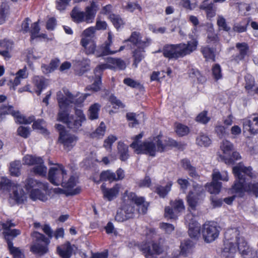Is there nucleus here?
Listing matches in <instances>:
<instances>
[{"instance_id":"9","label":"nucleus","mask_w":258,"mask_h":258,"mask_svg":"<svg viewBox=\"0 0 258 258\" xmlns=\"http://www.w3.org/2000/svg\"><path fill=\"white\" fill-rule=\"evenodd\" d=\"M202 234L205 242L207 243L211 242L218 237L219 227L214 222L206 223L203 225Z\"/></svg>"},{"instance_id":"38","label":"nucleus","mask_w":258,"mask_h":258,"mask_svg":"<svg viewBox=\"0 0 258 258\" xmlns=\"http://www.w3.org/2000/svg\"><path fill=\"white\" fill-rule=\"evenodd\" d=\"M107 62L109 63L107 64L111 66L110 69L116 67L119 70H124L126 68L125 62L119 58H108Z\"/></svg>"},{"instance_id":"5","label":"nucleus","mask_w":258,"mask_h":258,"mask_svg":"<svg viewBox=\"0 0 258 258\" xmlns=\"http://www.w3.org/2000/svg\"><path fill=\"white\" fill-rule=\"evenodd\" d=\"M198 44L196 39H192L187 44L181 43L177 44L167 45L163 48V55L169 59H178L189 54L196 50Z\"/></svg>"},{"instance_id":"35","label":"nucleus","mask_w":258,"mask_h":258,"mask_svg":"<svg viewBox=\"0 0 258 258\" xmlns=\"http://www.w3.org/2000/svg\"><path fill=\"white\" fill-rule=\"evenodd\" d=\"M47 246L48 245H46V244L34 243L31 247V251L34 253L43 255L48 250Z\"/></svg>"},{"instance_id":"60","label":"nucleus","mask_w":258,"mask_h":258,"mask_svg":"<svg viewBox=\"0 0 258 258\" xmlns=\"http://www.w3.org/2000/svg\"><path fill=\"white\" fill-rule=\"evenodd\" d=\"M13 107L12 106H5L0 107V119H2L3 116L11 114L13 115L14 113Z\"/></svg>"},{"instance_id":"17","label":"nucleus","mask_w":258,"mask_h":258,"mask_svg":"<svg viewBox=\"0 0 258 258\" xmlns=\"http://www.w3.org/2000/svg\"><path fill=\"white\" fill-rule=\"evenodd\" d=\"M112 43V35L111 32L108 33L107 40L100 46V49L96 53L97 55L104 56L109 54H113L117 52V51L112 49L110 47Z\"/></svg>"},{"instance_id":"50","label":"nucleus","mask_w":258,"mask_h":258,"mask_svg":"<svg viewBox=\"0 0 258 258\" xmlns=\"http://www.w3.org/2000/svg\"><path fill=\"white\" fill-rule=\"evenodd\" d=\"M8 248L14 258H24L23 252L19 248L14 247L12 241L9 242Z\"/></svg>"},{"instance_id":"54","label":"nucleus","mask_w":258,"mask_h":258,"mask_svg":"<svg viewBox=\"0 0 258 258\" xmlns=\"http://www.w3.org/2000/svg\"><path fill=\"white\" fill-rule=\"evenodd\" d=\"M33 128L39 131L41 133L47 134V131L45 128V122L42 119L35 121L33 124Z\"/></svg>"},{"instance_id":"48","label":"nucleus","mask_w":258,"mask_h":258,"mask_svg":"<svg viewBox=\"0 0 258 258\" xmlns=\"http://www.w3.org/2000/svg\"><path fill=\"white\" fill-rule=\"evenodd\" d=\"M21 162L15 161L10 164V171L12 175L18 176L20 174Z\"/></svg>"},{"instance_id":"53","label":"nucleus","mask_w":258,"mask_h":258,"mask_svg":"<svg viewBox=\"0 0 258 258\" xmlns=\"http://www.w3.org/2000/svg\"><path fill=\"white\" fill-rule=\"evenodd\" d=\"M106 130V126L103 122H101L98 127L97 128L96 131L92 134L93 138H101L105 134Z\"/></svg>"},{"instance_id":"63","label":"nucleus","mask_w":258,"mask_h":258,"mask_svg":"<svg viewBox=\"0 0 258 258\" xmlns=\"http://www.w3.org/2000/svg\"><path fill=\"white\" fill-rule=\"evenodd\" d=\"M18 135L24 138H27L30 135V128L20 126L17 130Z\"/></svg>"},{"instance_id":"29","label":"nucleus","mask_w":258,"mask_h":258,"mask_svg":"<svg viewBox=\"0 0 258 258\" xmlns=\"http://www.w3.org/2000/svg\"><path fill=\"white\" fill-rule=\"evenodd\" d=\"M16 183L12 182L11 180L6 177H3L0 181V192H10L12 188L15 185Z\"/></svg>"},{"instance_id":"46","label":"nucleus","mask_w":258,"mask_h":258,"mask_svg":"<svg viewBox=\"0 0 258 258\" xmlns=\"http://www.w3.org/2000/svg\"><path fill=\"white\" fill-rule=\"evenodd\" d=\"M201 51L207 60L215 61V55L214 51L211 48L208 46L202 47Z\"/></svg>"},{"instance_id":"39","label":"nucleus","mask_w":258,"mask_h":258,"mask_svg":"<svg viewBox=\"0 0 258 258\" xmlns=\"http://www.w3.org/2000/svg\"><path fill=\"white\" fill-rule=\"evenodd\" d=\"M145 48H138L137 47L133 51V57L134 58V61L133 65L135 66V68H137L138 63L143 59L144 57V52H145Z\"/></svg>"},{"instance_id":"4","label":"nucleus","mask_w":258,"mask_h":258,"mask_svg":"<svg viewBox=\"0 0 258 258\" xmlns=\"http://www.w3.org/2000/svg\"><path fill=\"white\" fill-rule=\"evenodd\" d=\"M143 137V134L137 135L134 138V141L131 145V147L135 149L137 153H145L151 156H155L156 152H163L165 149L161 140V137L158 136L152 140L140 143L139 140Z\"/></svg>"},{"instance_id":"30","label":"nucleus","mask_w":258,"mask_h":258,"mask_svg":"<svg viewBox=\"0 0 258 258\" xmlns=\"http://www.w3.org/2000/svg\"><path fill=\"white\" fill-rule=\"evenodd\" d=\"M33 83L37 88L36 93L39 96L42 90L47 86V81L42 77L35 76L33 80Z\"/></svg>"},{"instance_id":"26","label":"nucleus","mask_w":258,"mask_h":258,"mask_svg":"<svg viewBox=\"0 0 258 258\" xmlns=\"http://www.w3.org/2000/svg\"><path fill=\"white\" fill-rule=\"evenodd\" d=\"M236 48L238 51V54L234 56V59L238 62L243 59L246 55L249 47L246 43L242 42L236 43Z\"/></svg>"},{"instance_id":"2","label":"nucleus","mask_w":258,"mask_h":258,"mask_svg":"<svg viewBox=\"0 0 258 258\" xmlns=\"http://www.w3.org/2000/svg\"><path fill=\"white\" fill-rule=\"evenodd\" d=\"M224 252L231 254L228 258H233V254L236 251L237 248L243 258H253L255 251L249 246L243 237L239 236V232L236 228L227 230L224 234Z\"/></svg>"},{"instance_id":"10","label":"nucleus","mask_w":258,"mask_h":258,"mask_svg":"<svg viewBox=\"0 0 258 258\" xmlns=\"http://www.w3.org/2000/svg\"><path fill=\"white\" fill-rule=\"evenodd\" d=\"M27 200V195L21 186L16 183L9 194L8 201L12 205L21 204Z\"/></svg>"},{"instance_id":"11","label":"nucleus","mask_w":258,"mask_h":258,"mask_svg":"<svg viewBox=\"0 0 258 258\" xmlns=\"http://www.w3.org/2000/svg\"><path fill=\"white\" fill-rule=\"evenodd\" d=\"M78 139L75 135L67 131H62L59 133L58 142L63 145L64 150L69 152L76 145Z\"/></svg>"},{"instance_id":"49","label":"nucleus","mask_w":258,"mask_h":258,"mask_svg":"<svg viewBox=\"0 0 258 258\" xmlns=\"http://www.w3.org/2000/svg\"><path fill=\"white\" fill-rule=\"evenodd\" d=\"M100 178L102 180L112 182L115 181V173L110 170L104 171L100 174Z\"/></svg>"},{"instance_id":"41","label":"nucleus","mask_w":258,"mask_h":258,"mask_svg":"<svg viewBox=\"0 0 258 258\" xmlns=\"http://www.w3.org/2000/svg\"><path fill=\"white\" fill-rule=\"evenodd\" d=\"M13 116L16 118V121L20 124H30L34 120V117L33 116L26 117L21 115L19 112L15 111Z\"/></svg>"},{"instance_id":"52","label":"nucleus","mask_w":258,"mask_h":258,"mask_svg":"<svg viewBox=\"0 0 258 258\" xmlns=\"http://www.w3.org/2000/svg\"><path fill=\"white\" fill-rule=\"evenodd\" d=\"M109 19L116 29L119 28L124 24L123 20L118 15L111 14Z\"/></svg>"},{"instance_id":"18","label":"nucleus","mask_w":258,"mask_h":258,"mask_svg":"<svg viewBox=\"0 0 258 258\" xmlns=\"http://www.w3.org/2000/svg\"><path fill=\"white\" fill-rule=\"evenodd\" d=\"M25 189L30 194L31 191L36 188H41L43 189L47 188V183H43L33 178L28 177L24 182Z\"/></svg>"},{"instance_id":"56","label":"nucleus","mask_w":258,"mask_h":258,"mask_svg":"<svg viewBox=\"0 0 258 258\" xmlns=\"http://www.w3.org/2000/svg\"><path fill=\"white\" fill-rule=\"evenodd\" d=\"M176 133L180 136H183L187 135L189 132L187 126L181 123H176L175 125Z\"/></svg>"},{"instance_id":"61","label":"nucleus","mask_w":258,"mask_h":258,"mask_svg":"<svg viewBox=\"0 0 258 258\" xmlns=\"http://www.w3.org/2000/svg\"><path fill=\"white\" fill-rule=\"evenodd\" d=\"M217 23L220 29L224 31H228L230 29L226 23L225 19L222 16H218Z\"/></svg>"},{"instance_id":"12","label":"nucleus","mask_w":258,"mask_h":258,"mask_svg":"<svg viewBox=\"0 0 258 258\" xmlns=\"http://www.w3.org/2000/svg\"><path fill=\"white\" fill-rule=\"evenodd\" d=\"M172 208L166 207L165 209V216L169 219H175L178 214L184 210L183 202L178 199L171 202Z\"/></svg>"},{"instance_id":"14","label":"nucleus","mask_w":258,"mask_h":258,"mask_svg":"<svg viewBox=\"0 0 258 258\" xmlns=\"http://www.w3.org/2000/svg\"><path fill=\"white\" fill-rule=\"evenodd\" d=\"M233 145L228 140H223L220 145V149L223 155L220 156L227 164H233L234 162L231 157V154L233 150Z\"/></svg>"},{"instance_id":"47","label":"nucleus","mask_w":258,"mask_h":258,"mask_svg":"<svg viewBox=\"0 0 258 258\" xmlns=\"http://www.w3.org/2000/svg\"><path fill=\"white\" fill-rule=\"evenodd\" d=\"M243 132L248 131L251 134L257 133L258 128H255L250 120L244 119L243 122Z\"/></svg>"},{"instance_id":"36","label":"nucleus","mask_w":258,"mask_h":258,"mask_svg":"<svg viewBox=\"0 0 258 258\" xmlns=\"http://www.w3.org/2000/svg\"><path fill=\"white\" fill-rule=\"evenodd\" d=\"M206 187L210 194H217L221 190L222 183L212 180V181L210 183L206 184Z\"/></svg>"},{"instance_id":"34","label":"nucleus","mask_w":258,"mask_h":258,"mask_svg":"<svg viewBox=\"0 0 258 258\" xmlns=\"http://www.w3.org/2000/svg\"><path fill=\"white\" fill-rule=\"evenodd\" d=\"M47 168L44 164V161L42 159L41 163H37L34 165V167L31 170V171L36 175L40 176H45L47 173Z\"/></svg>"},{"instance_id":"33","label":"nucleus","mask_w":258,"mask_h":258,"mask_svg":"<svg viewBox=\"0 0 258 258\" xmlns=\"http://www.w3.org/2000/svg\"><path fill=\"white\" fill-rule=\"evenodd\" d=\"M22 161L23 164L25 165L34 166V165H36L37 163H41L42 162V159L40 157L26 155L23 157Z\"/></svg>"},{"instance_id":"15","label":"nucleus","mask_w":258,"mask_h":258,"mask_svg":"<svg viewBox=\"0 0 258 258\" xmlns=\"http://www.w3.org/2000/svg\"><path fill=\"white\" fill-rule=\"evenodd\" d=\"M111 66L107 64H102L97 66L95 70L94 73L98 78L95 80L93 84L90 85H88L86 87V90H91L94 92L99 91L101 89V72L103 70L106 69L107 68H110Z\"/></svg>"},{"instance_id":"43","label":"nucleus","mask_w":258,"mask_h":258,"mask_svg":"<svg viewBox=\"0 0 258 258\" xmlns=\"http://www.w3.org/2000/svg\"><path fill=\"white\" fill-rule=\"evenodd\" d=\"M117 149L120 155V159L122 161H125L128 158V147L122 142H118Z\"/></svg>"},{"instance_id":"57","label":"nucleus","mask_w":258,"mask_h":258,"mask_svg":"<svg viewBox=\"0 0 258 258\" xmlns=\"http://www.w3.org/2000/svg\"><path fill=\"white\" fill-rule=\"evenodd\" d=\"M124 212L123 207L118 209L115 216V220L117 222H122L128 219Z\"/></svg>"},{"instance_id":"45","label":"nucleus","mask_w":258,"mask_h":258,"mask_svg":"<svg viewBox=\"0 0 258 258\" xmlns=\"http://www.w3.org/2000/svg\"><path fill=\"white\" fill-rule=\"evenodd\" d=\"M32 236L35 240L34 243H38L43 242L44 244H46V245H48L50 243V240L43 234L39 232H33L32 233Z\"/></svg>"},{"instance_id":"23","label":"nucleus","mask_w":258,"mask_h":258,"mask_svg":"<svg viewBox=\"0 0 258 258\" xmlns=\"http://www.w3.org/2000/svg\"><path fill=\"white\" fill-rule=\"evenodd\" d=\"M77 181V179L75 177L72 176L69 178L68 181L64 179L61 183V185L63 187L67 188L69 191V194L70 195H75L79 194L81 191V188L79 187H77L75 189H72V188L76 186Z\"/></svg>"},{"instance_id":"8","label":"nucleus","mask_w":258,"mask_h":258,"mask_svg":"<svg viewBox=\"0 0 258 258\" xmlns=\"http://www.w3.org/2000/svg\"><path fill=\"white\" fill-rule=\"evenodd\" d=\"M67 176V171L61 164H55L54 166L51 167L48 171V180L54 185L61 184Z\"/></svg>"},{"instance_id":"28","label":"nucleus","mask_w":258,"mask_h":258,"mask_svg":"<svg viewBox=\"0 0 258 258\" xmlns=\"http://www.w3.org/2000/svg\"><path fill=\"white\" fill-rule=\"evenodd\" d=\"M195 247L194 243L190 240L182 241L180 244V254L184 256H187L191 254Z\"/></svg>"},{"instance_id":"20","label":"nucleus","mask_w":258,"mask_h":258,"mask_svg":"<svg viewBox=\"0 0 258 258\" xmlns=\"http://www.w3.org/2000/svg\"><path fill=\"white\" fill-rule=\"evenodd\" d=\"M120 188L121 185L119 184H116L111 188H106L104 184H102L101 186V189L103 194L104 198L108 201H111L116 197Z\"/></svg>"},{"instance_id":"37","label":"nucleus","mask_w":258,"mask_h":258,"mask_svg":"<svg viewBox=\"0 0 258 258\" xmlns=\"http://www.w3.org/2000/svg\"><path fill=\"white\" fill-rule=\"evenodd\" d=\"M173 182L172 181L168 182L166 186H163L161 185L157 186L156 188L155 192L161 198H164L168 193L171 190Z\"/></svg>"},{"instance_id":"44","label":"nucleus","mask_w":258,"mask_h":258,"mask_svg":"<svg viewBox=\"0 0 258 258\" xmlns=\"http://www.w3.org/2000/svg\"><path fill=\"white\" fill-rule=\"evenodd\" d=\"M196 143L201 147H208L211 144V140L208 136L202 134L197 138Z\"/></svg>"},{"instance_id":"27","label":"nucleus","mask_w":258,"mask_h":258,"mask_svg":"<svg viewBox=\"0 0 258 258\" xmlns=\"http://www.w3.org/2000/svg\"><path fill=\"white\" fill-rule=\"evenodd\" d=\"M28 77V73L26 67L22 69L19 70L16 73V77L12 83V88L13 90L16 89V87L19 85L22 79H26Z\"/></svg>"},{"instance_id":"25","label":"nucleus","mask_w":258,"mask_h":258,"mask_svg":"<svg viewBox=\"0 0 258 258\" xmlns=\"http://www.w3.org/2000/svg\"><path fill=\"white\" fill-rule=\"evenodd\" d=\"M47 190L48 187L44 189L38 187L31 191L29 194V197L33 201L38 200L43 202L46 201L47 200L46 194Z\"/></svg>"},{"instance_id":"32","label":"nucleus","mask_w":258,"mask_h":258,"mask_svg":"<svg viewBox=\"0 0 258 258\" xmlns=\"http://www.w3.org/2000/svg\"><path fill=\"white\" fill-rule=\"evenodd\" d=\"M200 225L198 223H193L189 224L188 234L191 238L198 239L201 234Z\"/></svg>"},{"instance_id":"3","label":"nucleus","mask_w":258,"mask_h":258,"mask_svg":"<svg viewBox=\"0 0 258 258\" xmlns=\"http://www.w3.org/2000/svg\"><path fill=\"white\" fill-rule=\"evenodd\" d=\"M233 173L236 178L234 184L232 186L233 190L237 194H241L244 191H247L250 194L258 197V182L247 183V180L245 176L251 179L255 178V175L252 171L250 167H246L241 163L233 167Z\"/></svg>"},{"instance_id":"22","label":"nucleus","mask_w":258,"mask_h":258,"mask_svg":"<svg viewBox=\"0 0 258 258\" xmlns=\"http://www.w3.org/2000/svg\"><path fill=\"white\" fill-rule=\"evenodd\" d=\"M75 248H76L75 245H72L69 242H67L57 246V251L61 258H70Z\"/></svg>"},{"instance_id":"31","label":"nucleus","mask_w":258,"mask_h":258,"mask_svg":"<svg viewBox=\"0 0 258 258\" xmlns=\"http://www.w3.org/2000/svg\"><path fill=\"white\" fill-rule=\"evenodd\" d=\"M12 227H10L8 229H4V231L3 234L4 235L5 238L7 241L8 246H9V242L12 241L10 239V237L14 238L17 236L19 235L21 232L20 230L17 229H11Z\"/></svg>"},{"instance_id":"64","label":"nucleus","mask_w":258,"mask_h":258,"mask_svg":"<svg viewBox=\"0 0 258 258\" xmlns=\"http://www.w3.org/2000/svg\"><path fill=\"white\" fill-rule=\"evenodd\" d=\"M215 133L220 138H222L226 135L225 127L220 124H217L215 126Z\"/></svg>"},{"instance_id":"42","label":"nucleus","mask_w":258,"mask_h":258,"mask_svg":"<svg viewBox=\"0 0 258 258\" xmlns=\"http://www.w3.org/2000/svg\"><path fill=\"white\" fill-rule=\"evenodd\" d=\"M212 179L216 181H218V180L227 181L229 179L228 173L225 171L220 172L218 170L215 169L213 171Z\"/></svg>"},{"instance_id":"13","label":"nucleus","mask_w":258,"mask_h":258,"mask_svg":"<svg viewBox=\"0 0 258 258\" xmlns=\"http://www.w3.org/2000/svg\"><path fill=\"white\" fill-rule=\"evenodd\" d=\"M146 258H157V256L163 252V248L158 242H152L142 248Z\"/></svg>"},{"instance_id":"58","label":"nucleus","mask_w":258,"mask_h":258,"mask_svg":"<svg viewBox=\"0 0 258 258\" xmlns=\"http://www.w3.org/2000/svg\"><path fill=\"white\" fill-rule=\"evenodd\" d=\"M137 115L136 113L132 112L127 113L126 117L128 121H130L129 125L131 127H134L136 125L139 124V121L137 119Z\"/></svg>"},{"instance_id":"62","label":"nucleus","mask_w":258,"mask_h":258,"mask_svg":"<svg viewBox=\"0 0 258 258\" xmlns=\"http://www.w3.org/2000/svg\"><path fill=\"white\" fill-rule=\"evenodd\" d=\"M122 207L128 219L133 218L135 216V210L133 206L124 205Z\"/></svg>"},{"instance_id":"51","label":"nucleus","mask_w":258,"mask_h":258,"mask_svg":"<svg viewBox=\"0 0 258 258\" xmlns=\"http://www.w3.org/2000/svg\"><path fill=\"white\" fill-rule=\"evenodd\" d=\"M100 106L98 103H94L89 108V118L91 119H97L98 117V111Z\"/></svg>"},{"instance_id":"21","label":"nucleus","mask_w":258,"mask_h":258,"mask_svg":"<svg viewBox=\"0 0 258 258\" xmlns=\"http://www.w3.org/2000/svg\"><path fill=\"white\" fill-rule=\"evenodd\" d=\"M200 9L204 10L208 19H211L216 15V7L210 0H204L199 7Z\"/></svg>"},{"instance_id":"19","label":"nucleus","mask_w":258,"mask_h":258,"mask_svg":"<svg viewBox=\"0 0 258 258\" xmlns=\"http://www.w3.org/2000/svg\"><path fill=\"white\" fill-rule=\"evenodd\" d=\"M81 44L85 48V51L86 54H94L97 57L101 56L97 55L96 54L98 50H101L100 49V46L96 49V44L91 38H82L81 41Z\"/></svg>"},{"instance_id":"55","label":"nucleus","mask_w":258,"mask_h":258,"mask_svg":"<svg viewBox=\"0 0 258 258\" xmlns=\"http://www.w3.org/2000/svg\"><path fill=\"white\" fill-rule=\"evenodd\" d=\"M124 9L130 12H134L136 10H138L139 12L142 11L141 6L136 2H128L126 5L124 6Z\"/></svg>"},{"instance_id":"16","label":"nucleus","mask_w":258,"mask_h":258,"mask_svg":"<svg viewBox=\"0 0 258 258\" xmlns=\"http://www.w3.org/2000/svg\"><path fill=\"white\" fill-rule=\"evenodd\" d=\"M141 34L137 32H133L130 38L125 41H129L134 45L136 47L145 48L149 46L151 42V40L149 38H145L141 39Z\"/></svg>"},{"instance_id":"1","label":"nucleus","mask_w":258,"mask_h":258,"mask_svg":"<svg viewBox=\"0 0 258 258\" xmlns=\"http://www.w3.org/2000/svg\"><path fill=\"white\" fill-rule=\"evenodd\" d=\"M63 92L64 94L61 91L57 93V100L60 108L58 119L66 124L70 129L77 131L86 120L85 114L81 109L77 108L75 109L74 115L68 114L67 111L71 104L77 105L81 104L90 94L78 93L73 95L67 90H64Z\"/></svg>"},{"instance_id":"7","label":"nucleus","mask_w":258,"mask_h":258,"mask_svg":"<svg viewBox=\"0 0 258 258\" xmlns=\"http://www.w3.org/2000/svg\"><path fill=\"white\" fill-rule=\"evenodd\" d=\"M192 187L193 190L189 192L186 199L189 206L192 209H195L203 200L204 189L202 185L198 183H194Z\"/></svg>"},{"instance_id":"24","label":"nucleus","mask_w":258,"mask_h":258,"mask_svg":"<svg viewBox=\"0 0 258 258\" xmlns=\"http://www.w3.org/2000/svg\"><path fill=\"white\" fill-rule=\"evenodd\" d=\"M13 47V43L12 41L4 39L0 40V55L3 56L5 59H10L12 55L10 53Z\"/></svg>"},{"instance_id":"40","label":"nucleus","mask_w":258,"mask_h":258,"mask_svg":"<svg viewBox=\"0 0 258 258\" xmlns=\"http://www.w3.org/2000/svg\"><path fill=\"white\" fill-rule=\"evenodd\" d=\"M134 202L139 206L138 211L140 213L145 214L146 213L149 204L145 201L143 197L137 196Z\"/></svg>"},{"instance_id":"6","label":"nucleus","mask_w":258,"mask_h":258,"mask_svg":"<svg viewBox=\"0 0 258 258\" xmlns=\"http://www.w3.org/2000/svg\"><path fill=\"white\" fill-rule=\"evenodd\" d=\"M98 6L96 2L91 1L90 5L86 7L85 11H80L78 8H75L72 11L71 17L73 20L77 23L85 22L87 23L93 22Z\"/></svg>"},{"instance_id":"59","label":"nucleus","mask_w":258,"mask_h":258,"mask_svg":"<svg viewBox=\"0 0 258 258\" xmlns=\"http://www.w3.org/2000/svg\"><path fill=\"white\" fill-rule=\"evenodd\" d=\"M117 140V138L113 135H110L105 140L104 142V147L109 151L111 150V146L112 144Z\"/></svg>"}]
</instances>
